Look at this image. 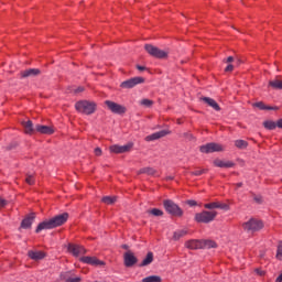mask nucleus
<instances>
[{
    "instance_id": "obj_1",
    "label": "nucleus",
    "mask_w": 282,
    "mask_h": 282,
    "mask_svg": "<svg viewBox=\"0 0 282 282\" xmlns=\"http://www.w3.org/2000/svg\"><path fill=\"white\" fill-rule=\"evenodd\" d=\"M67 219H69L68 213H63L59 215H56L55 217L44 220L39 224L37 228L35 229V232H41L42 230H52L54 228H58V226H63L64 224H67Z\"/></svg>"
},
{
    "instance_id": "obj_2",
    "label": "nucleus",
    "mask_w": 282,
    "mask_h": 282,
    "mask_svg": "<svg viewBox=\"0 0 282 282\" xmlns=\"http://www.w3.org/2000/svg\"><path fill=\"white\" fill-rule=\"evenodd\" d=\"M75 109L79 113H84L85 116H91L96 111V102L80 100L75 104Z\"/></svg>"
},
{
    "instance_id": "obj_3",
    "label": "nucleus",
    "mask_w": 282,
    "mask_h": 282,
    "mask_svg": "<svg viewBox=\"0 0 282 282\" xmlns=\"http://www.w3.org/2000/svg\"><path fill=\"white\" fill-rule=\"evenodd\" d=\"M163 206L166 213H169V215H172L173 217H182V215H184V212L182 210V208H180V206H177V204H175L171 199H165L163 202Z\"/></svg>"
},
{
    "instance_id": "obj_4",
    "label": "nucleus",
    "mask_w": 282,
    "mask_h": 282,
    "mask_svg": "<svg viewBox=\"0 0 282 282\" xmlns=\"http://www.w3.org/2000/svg\"><path fill=\"white\" fill-rule=\"evenodd\" d=\"M215 217H217V212L204 210L195 215V221H197L198 224H210V221H215Z\"/></svg>"
},
{
    "instance_id": "obj_5",
    "label": "nucleus",
    "mask_w": 282,
    "mask_h": 282,
    "mask_svg": "<svg viewBox=\"0 0 282 282\" xmlns=\"http://www.w3.org/2000/svg\"><path fill=\"white\" fill-rule=\"evenodd\" d=\"M144 50L150 54V56H153V58H166L169 56V52L151 44H145Z\"/></svg>"
},
{
    "instance_id": "obj_6",
    "label": "nucleus",
    "mask_w": 282,
    "mask_h": 282,
    "mask_svg": "<svg viewBox=\"0 0 282 282\" xmlns=\"http://www.w3.org/2000/svg\"><path fill=\"white\" fill-rule=\"evenodd\" d=\"M200 153H221V151H226V147L220 143H206L199 148Z\"/></svg>"
},
{
    "instance_id": "obj_7",
    "label": "nucleus",
    "mask_w": 282,
    "mask_h": 282,
    "mask_svg": "<svg viewBox=\"0 0 282 282\" xmlns=\"http://www.w3.org/2000/svg\"><path fill=\"white\" fill-rule=\"evenodd\" d=\"M242 228L246 232H259L263 228V221L251 218L249 221L243 223Z\"/></svg>"
},
{
    "instance_id": "obj_8",
    "label": "nucleus",
    "mask_w": 282,
    "mask_h": 282,
    "mask_svg": "<svg viewBox=\"0 0 282 282\" xmlns=\"http://www.w3.org/2000/svg\"><path fill=\"white\" fill-rule=\"evenodd\" d=\"M105 104L112 113H118L119 116L127 113V108L120 104L110 100H106Z\"/></svg>"
},
{
    "instance_id": "obj_9",
    "label": "nucleus",
    "mask_w": 282,
    "mask_h": 282,
    "mask_svg": "<svg viewBox=\"0 0 282 282\" xmlns=\"http://www.w3.org/2000/svg\"><path fill=\"white\" fill-rule=\"evenodd\" d=\"M142 83H144V78L134 77V78H130L128 80L122 82L120 84V87L122 89H133V87H135V85H142Z\"/></svg>"
},
{
    "instance_id": "obj_10",
    "label": "nucleus",
    "mask_w": 282,
    "mask_h": 282,
    "mask_svg": "<svg viewBox=\"0 0 282 282\" xmlns=\"http://www.w3.org/2000/svg\"><path fill=\"white\" fill-rule=\"evenodd\" d=\"M133 149V143H127L124 145L113 144L110 147L111 153H129Z\"/></svg>"
},
{
    "instance_id": "obj_11",
    "label": "nucleus",
    "mask_w": 282,
    "mask_h": 282,
    "mask_svg": "<svg viewBox=\"0 0 282 282\" xmlns=\"http://www.w3.org/2000/svg\"><path fill=\"white\" fill-rule=\"evenodd\" d=\"M123 263H124L126 268H133V265H135V263H138V258L131 251H127L123 254Z\"/></svg>"
},
{
    "instance_id": "obj_12",
    "label": "nucleus",
    "mask_w": 282,
    "mask_h": 282,
    "mask_svg": "<svg viewBox=\"0 0 282 282\" xmlns=\"http://www.w3.org/2000/svg\"><path fill=\"white\" fill-rule=\"evenodd\" d=\"M21 78H36L41 76V69L39 68H29L20 73Z\"/></svg>"
},
{
    "instance_id": "obj_13",
    "label": "nucleus",
    "mask_w": 282,
    "mask_h": 282,
    "mask_svg": "<svg viewBox=\"0 0 282 282\" xmlns=\"http://www.w3.org/2000/svg\"><path fill=\"white\" fill-rule=\"evenodd\" d=\"M68 252L74 257H80V254H85L87 250H85V247L79 245H68Z\"/></svg>"
},
{
    "instance_id": "obj_14",
    "label": "nucleus",
    "mask_w": 282,
    "mask_h": 282,
    "mask_svg": "<svg viewBox=\"0 0 282 282\" xmlns=\"http://www.w3.org/2000/svg\"><path fill=\"white\" fill-rule=\"evenodd\" d=\"M35 133L52 135V133H54V128L50 126L35 124Z\"/></svg>"
},
{
    "instance_id": "obj_15",
    "label": "nucleus",
    "mask_w": 282,
    "mask_h": 282,
    "mask_svg": "<svg viewBox=\"0 0 282 282\" xmlns=\"http://www.w3.org/2000/svg\"><path fill=\"white\" fill-rule=\"evenodd\" d=\"M214 166H217L218 169H232L235 166V162L216 159L214 160Z\"/></svg>"
},
{
    "instance_id": "obj_16",
    "label": "nucleus",
    "mask_w": 282,
    "mask_h": 282,
    "mask_svg": "<svg viewBox=\"0 0 282 282\" xmlns=\"http://www.w3.org/2000/svg\"><path fill=\"white\" fill-rule=\"evenodd\" d=\"M22 127L24 129V133L32 135L36 133V126L32 122V120L22 121Z\"/></svg>"
},
{
    "instance_id": "obj_17",
    "label": "nucleus",
    "mask_w": 282,
    "mask_h": 282,
    "mask_svg": "<svg viewBox=\"0 0 282 282\" xmlns=\"http://www.w3.org/2000/svg\"><path fill=\"white\" fill-rule=\"evenodd\" d=\"M169 133H171V131H169V130H161L159 132H154V133L145 137V140L148 142H151L153 140H160V138H165V135H169Z\"/></svg>"
},
{
    "instance_id": "obj_18",
    "label": "nucleus",
    "mask_w": 282,
    "mask_h": 282,
    "mask_svg": "<svg viewBox=\"0 0 282 282\" xmlns=\"http://www.w3.org/2000/svg\"><path fill=\"white\" fill-rule=\"evenodd\" d=\"M204 208H207L208 210H215V208H219L220 210H228V205L219 202H214L205 204Z\"/></svg>"
},
{
    "instance_id": "obj_19",
    "label": "nucleus",
    "mask_w": 282,
    "mask_h": 282,
    "mask_svg": "<svg viewBox=\"0 0 282 282\" xmlns=\"http://www.w3.org/2000/svg\"><path fill=\"white\" fill-rule=\"evenodd\" d=\"M80 261L83 263H88L89 265H105V262L98 260L96 257H82Z\"/></svg>"
},
{
    "instance_id": "obj_20",
    "label": "nucleus",
    "mask_w": 282,
    "mask_h": 282,
    "mask_svg": "<svg viewBox=\"0 0 282 282\" xmlns=\"http://www.w3.org/2000/svg\"><path fill=\"white\" fill-rule=\"evenodd\" d=\"M73 275L74 274L70 271L64 272V273H61V279H62V281H65V282H80L82 281L80 276L73 278Z\"/></svg>"
},
{
    "instance_id": "obj_21",
    "label": "nucleus",
    "mask_w": 282,
    "mask_h": 282,
    "mask_svg": "<svg viewBox=\"0 0 282 282\" xmlns=\"http://www.w3.org/2000/svg\"><path fill=\"white\" fill-rule=\"evenodd\" d=\"M35 215L31 214L26 218H24L21 223V228H24L28 230L29 228H32V224H34Z\"/></svg>"
},
{
    "instance_id": "obj_22",
    "label": "nucleus",
    "mask_w": 282,
    "mask_h": 282,
    "mask_svg": "<svg viewBox=\"0 0 282 282\" xmlns=\"http://www.w3.org/2000/svg\"><path fill=\"white\" fill-rule=\"evenodd\" d=\"M188 250H202V240H188L185 242Z\"/></svg>"
},
{
    "instance_id": "obj_23",
    "label": "nucleus",
    "mask_w": 282,
    "mask_h": 282,
    "mask_svg": "<svg viewBox=\"0 0 282 282\" xmlns=\"http://www.w3.org/2000/svg\"><path fill=\"white\" fill-rule=\"evenodd\" d=\"M28 256L33 261H41V260L45 259V252H43V251H32L31 250L28 252Z\"/></svg>"
},
{
    "instance_id": "obj_24",
    "label": "nucleus",
    "mask_w": 282,
    "mask_h": 282,
    "mask_svg": "<svg viewBox=\"0 0 282 282\" xmlns=\"http://www.w3.org/2000/svg\"><path fill=\"white\" fill-rule=\"evenodd\" d=\"M203 102L208 105V107H212V109H215V111H219L221 108L219 107V104L215 101V99L209 98V97H203L202 98Z\"/></svg>"
},
{
    "instance_id": "obj_25",
    "label": "nucleus",
    "mask_w": 282,
    "mask_h": 282,
    "mask_svg": "<svg viewBox=\"0 0 282 282\" xmlns=\"http://www.w3.org/2000/svg\"><path fill=\"white\" fill-rule=\"evenodd\" d=\"M186 235H188L186 229H178L174 231L173 239L174 241H180V239H182V237H186Z\"/></svg>"
},
{
    "instance_id": "obj_26",
    "label": "nucleus",
    "mask_w": 282,
    "mask_h": 282,
    "mask_svg": "<svg viewBox=\"0 0 282 282\" xmlns=\"http://www.w3.org/2000/svg\"><path fill=\"white\" fill-rule=\"evenodd\" d=\"M151 263H153V252H148L140 265L144 268L145 265H151Z\"/></svg>"
},
{
    "instance_id": "obj_27",
    "label": "nucleus",
    "mask_w": 282,
    "mask_h": 282,
    "mask_svg": "<svg viewBox=\"0 0 282 282\" xmlns=\"http://www.w3.org/2000/svg\"><path fill=\"white\" fill-rule=\"evenodd\" d=\"M269 87H272V89H282V80L279 78L272 79L269 82Z\"/></svg>"
},
{
    "instance_id": "obj_28",
    "label": "nucleus",
    "mask_w": 282,
    "mask_h": 282,
    "mask_svg": "<svg viewBox=\"0 0 282 282\" xmlns=\"http://www.w3.org/2000/svg\"><path fill=\"white\" fill-rule=\"evenodd\" d=\"M217 248V243L213 240H202V249Z\"/></svg>"
},
{
    "instance_id": "obj_29",
    "label": "nucleus",
    "mask_w": 282,
    "mask_h": 282,
    "mask_svg": "<svg viewBox=\"0 0 282 282\" xmlns=\"http://www.w3.org/2000/svg\"><path fill=\"white\" fill-rule=\"evenodd\" d=\"M253 107H257L258 109H261L262 111L263 110L272 111V110L276 109V108H273V107H270V106H265V104H263V101H259V102L253 104Z\"/></svg>"
},
{
    "instance_id": "obj_30",
    "label": "nucleus",
    "mask_w": 282,
    "mask_h": 282,
    "mask_svg": "<svg viewBox=\"0 0 282 282\" xmlns=\"http://www.w3.org/2000/svg\"><path fill=\"white\" fill-rule=\"evenodd\" d=\"M139 175L145 174V175H155V170L153 167H143L139 170Z\"/></svg>"
},
{
    "instance_id": "obj_31",
    "label": "nucleus",
    "mask_w": 282,
    "mask_h": 282,
    "mask_svg": "<svg viewBox=\"0 0 282 282\" xmlns=\"http://www.w3.org/2000/svg\"><path fill=\"white\" fill-rule=\"evenodd\" d=\"M141 282H162V278L160 275H150V276L143 278Z\"/></svg>"
},
{
    "instance_id": "obj_32",
    "label": "nucleus",
    "mask_w": 282,
    "mask_h": 282,
    "mask_svg": "<svg viewBox=\"0 0 282 282\" xmlns=\"http://www.w3.org/2000/svg\"><path fill=\"white\" fill-rule=\"evenodd\" d=\"M148 215H152L153 217H162L164 215V212L162 209L152 208L148 210Z\"/></svg>"
},
{
    "instance_id": "obj_33",
    "label": "nucleus",
    "mask_w": 282,
    "mask_h": 282,
    "mask_svg": "<svg viewBox=\"0 0 282 282\" xmlns=\"http://www.w3.org/2000/svg\"><path fill=\"white\" fill-rule=\"evenodd\" d=\"M263 127L265 129H269V131H274V129H276V122L272 121V120H268L263 122Z\"/></svg>"
},
{
    "instance_id": "obj_34",
    "label": "nucleus",
    "mask_w": 282,
    "mask_h": 282,
    "mask_svg": "<svg viewBox=\"0 0 282 282\" xmlns=\"http://www.w3.org/2000/svg\"><path fill=\"white\" fill-rule=\"evenodd\" d=\"M101 202L108 206H111V204H116V196H105L101 198Z\"/></svg>"
},
{
    "instance_id": "obj_35",
    "label": "nucleus",
    "mask_w": 282,
    "mask_h": 282,
    "mask_svg": "<svg viewBox=\"0 0 282 282\" xmlns=\"http://www.w3.org/2000/svg\"><path fill=\"white\" fill-rule=\"evenodd\" d=\"M139 105H141L142 107H145L148 109H151V107H153V100H151V99H141L139 101Z\"/></svg>"
},
{
    "instance_id": "obj_36",
    "label": "nucleus",
    "mask_w": 282,
    "mask_h": 282,
    "mask_svg": "<svg viewBox=\"0 0 282 282\" xmlns=\"http://www.w3.org/2000/svg\"><path fill=\"white\" fill-rule=\"evenodd\" d=\"M276 259H279V261H282V240L279 241L278 243V249H276Z\"/></svg>"
},
{
    "instance_id": "obj_37",
    "label": "nucleus",
    "mask_w": 282,
    "mask_h": 282,
    "mask_svg": "<svg viewBox=\"0 0 282 282\" xmlns=\"http://www.w3.org/2000/svg\"><path fill=\"white\" fill-rule=\"evenodd\" d=\"M204 173H208V170L207 169L195 170L194 172H191V175H195L196 177H199V175H204Z\"/></svg>"
},
{
    "instance_id": "obj_38",
    "label": "nucleus",
    "mask_w": 282,
    "mask_h": 282,
    "mask_svg": "<svg viewBox=\"0 0 282 282\" xmlns=\"http://www.w3.org/2000/svg\"><path fill=\"white\" fill-rule=\"evenodd\" d=\"M237 149H247L248 142H238L236 143Z\"/></svg>"
},
{
    "instance_id": "obj_39",
    "label": "nucleus",
    "mask_w": 282,
    "mask_h": 282,
    "mask_svg": "<svg viewBox=\"0 0 282 282\" xmlns=\"http://www.w3.org/2000/svg\"><path fill=\"white\" fill-rule=\"evenodd\" d=\"M25 182H26V184L32 186V184H34V176L28 175L26 178H25Z\"/></svg>"
},
{
    "instance_id": "obj_40",
    "label": "nucleus",
    "mask_w": 282,
    "mask_h": 282,
    "mask_svg": "<svg viewBox=\"0 0 282 282\" xmlns=\"http://www.w3.org/2000/svg\"><path fill=\"white\" fill-rule=\"evenodd\" d=\"M184 140H189V141H193V140H195V137H193V134H191V133H184Z\"/></svg>"
},
{
    "instance_id": "obj_41",
    "label": "nucleus",
    "mask_w": 282,
    "mask_h": 282,
    "mask_svg": "<svg viewBox=\"0 0 282 282\" xmlns=\"http://www.w3.org/2000/svg\"><path fill=\"white\" fill-rule=\"evenodd\" d=\"M253 199L257 204H261L263 202V198L259 195L253 196Z\"/></svg>"
},
{
    "instance_id": "obj_42",
    "label": "nucleus",
    "mask_w": 282,
    "mask_h": 282,
    "mask_svg": "<svg viewBox=\"0 0 282 282\" xmlns=\"http://www.w3.org/2000/svg\"><path fill=\"white\" fill-rule=\"evenodd\" d=\"M82 91H85V87L79 86L74 90V94H82Z\"/></svg>"
},
{
    "instance_id": "obj_43",
    "label": "nucleus",
    "mask_w": 282,
    "mask_h": 282,
    "mask_svg": "<svg viewBox=\"0 0 282 282\" xmlns=\"http://www.w3.org/2000/svg\"><path fill=\"white\" fill-rule=\"evenodd\" d=\"M8 204V200L0 197V208H3Z\"/></svg>"
},
{
    "instance_id": "obj_44",
    "label": "nucleus",
    "mask_w": 282,
    "mask_h": 282,
    "mask_svg": "<svg viewBox=\"0 0 282 282\" xmlns=\"http://www.w3.org/2000/svg\"><path fill=\"white\" fill-rule=\"evenodd\" d=\"M232 69H235V66L229 64L227 65V67L225 68V72H232Z\"/></svg>"
},
{
    "instance_id": "obj_45",
    "label": "nucleus",
    "mask_w": 282,
    "mask_h": 282,
    "mask_svg": "<svg viewBox=\"0 0 282 282\" xmlns=\"http://www.w3.org/2000/svg\"><path fill=\"white\" fill-rule=\"evenodd\" d=\"M254 272H257L259 274V276H263V274H265V271H263L261 269H256Z\"/></svg>"
},
{
    "instance_id": "obj_46",
    "label": "nucleus",
    "mask_w": 282,
    "mask_h": 282,
    "mask_svg": "<svg viewBox=\"0 0 282 282\" xmlns=\"http://www.w3.org/2000/svg\"><path fill=\"white\" fill-rule=\"evenodd\" d=\"M95 154L96 155H102V150L100 148L95 149Z\"/></svg>"
},
{
    "instance_id": "obj_47",
    "label": "nucleus",
    "mask_w": 282,
    "mask_h": 282,
    "mask_svg": "<svg viewBox=\"0 0 282 282\" xmlns=\"http://www.w3.org/2000/svg\"><path fill=\"white\" fill-rule=\"evenodd\" d=\"M188 206H197L196 200H187Z\"/></svg>"
},
{
    "instance_id": "obj_48",
    "label": "nucleus",
    "mask_w": 282,
    "mask_h": 282,
    "mask_svg": "<svg viewBox=\"0 0 282 282\" xmlns=\"http://www.w3.org/2000/svg\"><path fill=\"white\" fill-rule=\"evenodd\" d=\"M137 69H138L139 72H144V70H147V67L137 65Z\"/></svg>"
},
{
    "instance_id": "obj_49",
    "label": "nucleus",
    "mask_w": 282,
    "mask_h": 282,
    "mask_svg": "<svg viewBox=\"0 0 282 282\" xmlns=\"http://www.w3.org/2000/svg\"><path fill=\"white\" fill-rule=\"evenodd\" d=\"M276 127L279 129H282V119H279L276 122H275Z\"/></svg>"
},
{
    "instance_id": "obj_50",
    "label": "nucleus",
    "mask_w": 282,
    "mask_h": 282,
    "mask_svg": "<svg viewBox=\"0 0 282 282\" xmlns=\"http://www.w3.org/2000/svg\"><path fill=\"white\" fill-rule=\"evenodd\" d=\"M232 61H235V57H232V56H229V57H227V61H226V63H232Z\"/></svg>"
},
{
    "instance_id": "obj_51",
    "label": "nucleus",
    "mask_w": 282,
    "mask_h": 282,
    "mask_svg": "<svg viewBox=\"0 0 282 282\" xmlns=\"http://www.w3.org/2000/svg\"><path fill=\"white\" fill-rule=\"evenodd\" d=\"M241 186H243V183H237L236 184V188H241Z\"/></svg>"
},
{
    "instance_id": "obj_52",
    "label": "nucleus",
    "mask_w": 282,
    "mask_h": 282,
    "mask_svg": "<svg viewBox=\"0 0 282 282\" xmlns=\"http://www.w3.org/2000/svg\"><path fill=\"white\" fill-rule=\"evenodd\" d=\"M123 250H129V246L122 245Z\"/></svg>"
},
{
    "instance_id": "obj_53",
    "label": "nucleus",
    "mask_w": 282,
    "mask_h": 282,
    "mask_svg": "<svg viewBox=\"0 0 282 282\" xmlns=\"http://www.w3.org/2000/svg\"><path fill=\"white\" fill-rule=\"evenodd\" d=\"M237 65H241V59H237Z\"/></svg>"
},
{
    "instance_id": "obj_54",
    "label": "nucleus",
    "mask_w": 282,
    "mask_h": 282,
    "mask_svg": "<svg viewBox=\"0 0 282 282\" xmlns=\"http://www.w3.org/2000/svg\"><path fill=\"white\" fill-rule=\"evenodd\" d=\"M167 180H173V176L167 177Z\"/></svg>"
},
{
    "instance_id": "obj_55",
    "label": "nucleus",
    "mask_w": 282,
    "mask_h": 282,
    "mask_svg": "<svg viewBox=\"0 0 282 282\" xmlns=\"http://www.w3.org/2000/svg\"><path fill=\"white\" fill-rule=\"evenodd\" d=\"M237 142H243V140H237Z\"/></svg>"
}]
</instances>
